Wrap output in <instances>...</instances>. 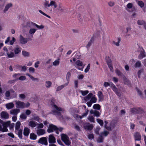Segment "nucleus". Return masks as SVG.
Here are the masks:
<instances>
[{
    "instance_id": "1",
    "label": "nucleus",
    "mask_w": 146,
    "mask_h": 146,
    "mask_svg": "<svg viewBox=\"0 0 146 146\" xmlns=\"http://www.w3.org/2000/svg\"><path fill=\"white\" fill-rule=\"evenodd\" d=\"M52 106L53 110L51 111V113L54 115L58 116H60L61 115L60 111L64 112V111L63 109L58 107L55 104H52Z\"/></svg>"
},
{
    "instance_id": "2",
    "label": "nucleus",
    "mask_w": 146,
    "mask_h": 146,
    "mask_svg": "<svg viewBox=\"0 0 146 146\" xmlns=\"http://www.w3.org/2000/svg\"><path fill=\"white\" fill-rule=\"evenodd\" d=\"M104 86L105 87L110 86L113 91L118 96L120 97L121 96V94L119 92V89H117L112 82L110 83L107 82H105L104 83Z\"/></svg>"
},
{
    "instance_id": "3",
    "label": "nucleus",
    "mask_w": 146,
    "mask_h": 146,
    "mask_svg": "<svg viewBox=\"0 0 146 146\" xmlns=\"http://www.w3.org/2000/svg\"><path fill=\"white\" fill-rule=\"evenodd\" d=\"M43 5L44 7V9L45 10H47L50 6H53L54 8H56L57 7V6L56 2L53 1H51L49 3V1L45 0L44 2Z\"/></svg>"
},
{
    "instance_id": "4",
    "label": "nucleus",
    "mask_w": 146,
    "mask_h": 146,
    "mask_svg": "<svg viewBox=\"0 0 146 146\" xmlns=\"http://www.w3.org/2000/svg\"><path fill=\"white\" fill-rule=\"evenodd\" d=\"M130 111L131 113L134 114H142L145 113L143 109L140 108H132Z\"/></svg>"
},
{
    "instance_id": "5",
    "label": "nucleus",
    "mask_w": 146,
    "mask_h": 146,
    "mask_svg": "<svg viewBox=\"0 0 146 146\" xmlns=\"http://www.w3.org/2000/svg\"><path fill=\"white\" fill-rule=\"evenodd\" d=\"M61 139L66 145L69 146L70 145L71 142L69 140L68 137L66 135L62 134L61 135Z\"/></svg>"
},
{
    "instance_id": "6",
    "label": "nucleus",
    "mask_w": 146,
    "mask_h": 146,
    "mask_svg": "<svg viewBox=\"0 0 146 146\" xmlns=\"http://www.w3.org/2000/svg\"><path fill=\"white\" fill-rule=\"evenodd\" d=\"M31 40V39L30 38H24L21 35L20 36L19 41L22 44H26L28 41Z\"/></svg>"
},
{
    "instance_id": "7",
    "label": "nucleus",
    "mask_w": 146,
    "mask_h": 146,
    "mask_svg": "<svg viewBox=\"0 0 146 146\" xmlns=\"http://www.w3.org/2000/svg\"><path fill=\"white\" fill-rule=\"evenodd\" d=\"M115 72L118 76L123 77V78H125L124 79L125 84H129V81L128 80L127 78H125V77L124 76L123 74L119 70H116L115 71Z\"/></svg>"
},
{
    "instance_id": "8",
    "label": "nucleus",
    "mask_w": 146,
    "mask_h": 146,
    "mask_svg": "<svg viewBox=\"0 0 146 146\" xmlns=\"http://www.w3.org/2000/svg\"><path fill=\"white\" fill-rule=\"evenodd\" d=\"M106 62L110 71L111 72H113V70L111 60L109 56H106Z\"/></svg>"
},
{
    "instance_id": "9",
    "label": "nucleus",
    "mask_w": 146,
    "mask_h": 146,
    "mask_svg": "<svg viewBox=\"0 0 146 146\" xmlns=\"http://www.w3.org/2000/svg\"><path fill=\"white\" fill-rule=\"evenodd\" d=\"M16 106L17 108L19 109L20 108H23L25 107V104L23 102H21L19 101H16Z\"/></svg>"
},
{
    "instance_id": "10",
    "label": "nucleus",
    "mask_w": 146,
    "mask_h": 146,
    "mask_svg": "<svg viewBox=\"0 0 146 146\" xmlns=\"http://www.w3.org/2000/svg\"><path fill=\"white\" fill-rule=\"evenodd\" d=\"M38 143L44 145H48L47 139L46 137H42L40 138L38 141Z\"/></svg>"
},
{
    "instance_id": "11",
    "label": "nucleus",
    "mask_w": 146,
    "mask_h": 146,
    "mask_svg": "<svg viewBox=\"0 0 146 146\" xmlns=\"http://www.w3.org/2000/svg\"><path fill=\"white\" fill-rule=\"evenodd\" d=\"M75 64L77 66H76V68L80 70H83L84 67L82 66L83 64L82 61L79 60H77Z\"/></svg>"
},
{
    "instance_id": "12",
    "label": "nucleus",
    "mask_w": 146,
    "mask_h": 146,
    "mask_svg": "<svg viewBox=\"0 0 146 146\" xmlns=\"http://www.w3.org/2000/svg\"><path fill=\"white\" fill-rule=\"evenodd\" d=\"M57 127L56 126L52 124H50L47 130V131L48 133H50L53 132L54 131L56 130Z\"/></svg>"
},
{
    "instance_id": "13",
    "label": "nucleus",
    "mask_w": 146,
    "mask_h": 146,
    "mask_svg": "<svg viewBox=\"0 0 146 146\" xmlns=\"http://www.w3.org/2000/svg\"><path fill=\"white\" fill-rule=\"evenodd\" d=\"M1 118L3 119H7L9 118V114L7 112L5 111H2L1 113Z\"/></svg>"
},
{
    "instance_id": "14",
    "label": "nucleus",
    "mask_w": 146,
    "mask_h": 146,
    "mask_svg": "<svg viewBox=\"0 0 146 146\" xmlns=\"http://www.w3.org/2000/svg\"><path fill=\"white\" fill-rule=\"evenodd\" d=\"M10 121H9L3 123V125L4 130L3 131H5V132L7 131L8 129L7 127L10 125Z\"/></svg>"
},
{
    "instance_id": "15",
    "label": "nucleus",
    "mask_w": 146,
    "mask_h": 146,
    "mask_svg": "<svg viewBox=\"0 0 146 146\" xmlns=\"http://www.w3.org/2000/svg\"><path fill=\"white\" fill-rule=\"evenodd\" d=\"M48 139L50 143H54L56 142L55 138L52 135L49 136Z\"/></svg>"
},
{
    "instance_id": "16",
    "label": "nucleus",
    "mask_w": 146,
    "mask_h": 146,
    "mask_svg": "<svg viewBox=\"0 0 146 146\" xmlns=\"http://www.w3.org/2000/svg\"><path fill=\"white\" fill-rule=\"evenodd\" d=\"M84 127L85 129L90 131L93 129V126L92 125L87 123L84 126Z\"/></svg>"
},
{
    "instance_id": "17",
    "label": "nucleus",
    "mask_w": 146,
    "mask_h": 146,
    "mask_svg": "<svg viewBox=\"0 0 146 146\" xmlns=\"http://www.w3.org/2000/svg\"><path fill=\"white\" fill-rule=\"evenodd\" d=\"M20 111V110L18 109H14L10 111V113L14 115H17Z\"/></svg>"
},
{
    "instance_id": "18",
    "label": "nucleus",
    "mask_w": 146,
    "mask_h": 146,
    "mask_svg": "<svg viewBox=\"0 0 146 146\" xmlns=\"http://www.w3.org/2000/svg\"><path fill=\"white\" fill-rule=\"evenodd\" d=\"M90 113L91 114H93L97 117H99L100 114L99 111L96 110H90Z\"/></svg>"
},
{
    "instance_id": "19",
    "label": "nucleus",
    "mask_w": 146,
    "mask_h": 146,
    "mask_svg": "<svg viewBox=\"0 0 146 146\" xmlns=\"http://www.w3.org/2000/svg\"><path fill=\"white\" fill-rule=\"evenodd\" d=\"M58 11L61 13H62L64 12V8L63 7L62 3H60L58 4Z\"/></svg>"
},
{
    "instance_id": "20",
    "label": "nucleus",
    "mask_w": 146,
    "mask_h": 146,
    "mask_svg": "<svg viewBox=\"0 0 146 146\" xmlns=\"http://www.w3.org/2000/svg\"><path fill=\"white\" fill-rule=\"evenodd\" d=\"M134 137L135 141H140L141 139V135L138 132L135 133L134 135Z\"/></svg>"
},
{
    "instance_id": "21",
    "label": "nucleus",
    "mask_w": 146,
    "mask_h": 146,
    "mask_svg": "<svg viewBox=\"0 0 146 146\" xmlns=\"http://www.w3.org/2000/svg\"><path fill=\"white\" fill-rule=\"evenodd\" d=\"M35 23L33 22H27L24 27L26 28H31L35 26Z\"/></svg>"
},
{
    "instance_id": "22",
    "label": "nucleus",
    "mask_w": 146,
    "mask_h": 146,
    "mask_svg": "<svg viewBox=\"0 0 146 146\" xmlns=\"http://www.w3.org/2000/svg\"><path fill=\"white\" fill-rule=\"evenodd\" d=\"M142 50H141L140 54L138 56V59H142L143 58L145 57L146 56L144 50L143 48H142Z\"/></svg>"
},
{
    "instance_id": "23",
    "label": "nucleus",
    "mask_w": 146,
    "mask_h": 146,
    "mask_svg": "<svg viewBox=\"0 0 146 146\" xmlns=\"http://www.w3.org/2000/svg\"><path fill=\"white\" fill-rule=\"evenodd\" d=\"M36 133L38 135H41L45 133V131L44 129H38L36 131Z\"/></svg>"
},
{
    "instance_id": "24",
    "label": "nucleus",
    "mask_w": 146,
    "mask_h": 146,
    "mask_svg": "<svg viewBox=\"0 0 146 146\" xmlns=\"http://www.w3.org/2000/svg\"><path fill=\"white\" fill-rule=\"evenodd\" d=\"M93 94L92 93H90L88 95L84 98V100L86 102L91 100L93 96Z\"/></svg>"
},
{
    "instance_id": "25",
    "label": "nucleus",
    "mask_w": 146,
    "mask_h": 146,
    "mask_svg": "<svg viewBox=\"0 0 146 146\" xmlns=\"http://www.w3.org/2000/svg\"><path fill=\"white\" fill-rule=\"evenodd\" d=\"M30 129L28 128L27 127H25L24 129V135L26 136H28L30 133Z\"/></svg>"
},
{
    "instance_id": "26",
    "label": "nucleus",
    "mask_w": 146,
    "mask_h": 146,
    "mask_svg": "<svg viewBox=\"0 0 146 146\" xmlns=\"http://www.w3.org/2000/svg\"><path fill=\"white\" fill-rule=\"evenodd\" d=\"M12 4L11 3L7 4L5 5V9H4V13H5V12L8 10L9 8L12 7Z\"/></svg>"
},
{
    "instance_id": "27",
    "label": "nucleus",
    "mask_w": 146,
    "mask_h": 146,
    "mask_svg": "<svg viewBox=\"0 0 146 146\" xmlns=\"http://www.w3.org/2000/svg\"><path fill=\"white\" fill-rule=\"evenodd\" d=\"M29 125L32 127H34L37 125V123L33 121H30L28 122Z\"/></svg>"
},
{
    "instance_id": "28",
    "label": "nucleus",
    "mask_w": 146,
    "mask_h": 146,
    "mask_svg": "<svg viewBox=\"0 0 146 146\" xmlns=\"http://www.w3.org/2000/svg\"><path fill=\"white\" fill-rule=\"evenodd\" d=\"M5 106L8 109H10L13 108L14 105L12 102H11L6 104L5 105Z\"/></svg>"
},
{
    "instance_id": "29",
    "label": "nucleus",
    "mask_w": 146,
    "mask_h": 146,
    "mask_svg": "<svg viewBox=\"0 0 146 146\" xmlns=\"http://www.w3.org/2000/svg\"><path fill=\"white\" fill-rule=\"evenodd\" d=\"M98 96L99 98V101H101L103 100L104 96L101 91H99L98 92Z\"/></svg>"
},
{
    "instance_id": "30",
    "label": "nucleus",
    "mask_w": 146,
    "mask_h": 146,
    "mask_svg": "<svg viewBox=\"0 0 146 146\" xmlns=\"http://www.w3.org/2000/svg\"><path fill=\"white\" fill-rule=\"evenodd\" d=\"M16 133L21 139H22L23 130L22 129L17 130V132Z\"/></svg>"
},
{
    "instance_id": "31",
    "label": "nucleus",
    "mask_w": 146,
    "mask_h": 146,
    "mask_svg": "<svg viewBox=\"0 0 146 146\" xmlns=\"http://www.w3.org/2000/svg\"><path fill=\"white\" fill-rule=\"evenodd\" d=\"M10 95L11 96L12 98H15L17 96V94L15 92L13 89H11L10 90Z\"/></svg>"
},
{
    "instance_id": "32",
    "label": "nucleus",
    "mask_w": 146,
    "mask_h": 146,
    "mask_svg": "<svg viewBox=\"0 0 146 146\" xmlns=\"http://www.w3.org/2000/svg\"><path fill=\"white\" fill-rule=\"evenodd\" d=\"M68 85V83H66L64 85L59 86L56 88L57 91H59L63 88L64 87L67 86Z\"/></svg>"
},
{
    "instance_id": "33",
    "label": "nucleus",
    "mask_w": 146,
    "mask_h": 146,
    "mask_svg": "<svg viewBox=\"0 0 146 146\" xmlns=\"http://www.w3.org/2000/svg\"><path fill=\"white\" fill-rule=\"evenodd\" d=\"M94 40V37H92L90 41L88 43V44L86 45V48L88 49V48L91 46L92 43L93 42Z\"/></svg>"
},
{
    "instance_id": "34",
    "label": "nucleus",
    "mask_w": 146,
    "mask_h": 146,
    "mask_svg": "<svg viewBox=\"0 0 146 146\" xmlns=\"http://www.w3.org/2000/svg\"><path fill=\"white\" fill-rule=\"evenodd\" d=\"M22 53L23 56L24 57H28L30 56L29 52L25 50H23Z\"/></svg>"
},
{
    "instance_id": "35",
    "label": "nucleus",
    "mask_w": 146,
    "mask_h": 146,
    "mask_svg": "<svg viewBox=\"0 0 146 146\" xmlns=\"http://www.w3.org/2000/svg\"><path fill=\"white\" fill-rule=\"evenodd\" d=\"M21 50V48L20 47H16L14 49V52L15 54H18L20 53Z\"/></svg>"
},
{
    "instance_id": "36",
    "label": "nucleus",
    "mask_w": 146,
    "mask_h": 146,
    "mask_svg": "<svg viewBox=\"0 0 146 146\" xmlns=\"http://www.w3.org/2000/svg\"><path fill=\"white\" fill-rule=\"evenodd\" d=\"M21 124V123L19 121H18L16 123L15 127V131L16 133L17 132V130L19 129Z\"/></svg>"
},
{
    "instance_id": "37",
    "label": "nucleus",
    "mask_w": 146,
    "mask_h": 146,
    "mask_svg": "<svg viewBox=\"0 0 146 146\" xmlns=\"http://www.w3.org/2000/svg\"><path fill=\"white\" fill-rule=\"evenodd\" d=\"M30 137L31 139L35 140L36 139L37 135L34 133H31L30 134Z\"/></svg>"
},
{
    "instance_id": "38",
    "label": "nucleus",
    "mask_w": 146,
    "mask_h": 146,
    "mask_svg": "<svg viewBox=\"0 0 146 146\" xmlns=\"http://www.w3.org/2000/svg\"><path fill=\"white\" fill-rule=\"evenodd\" d=\"M26 75L29 76V77L33 81H38V78L33 77L31 75L29 74L28 73H27L26 74Z\"/></svg>"
},
{
    "instance_id": "39",
    "label": "nucleus",
    "mask_w": 146,
    "mask_h": 146,
    "mask_svg": "<svg viewBox=\"0 0 146 146\" xmlns=\"http://www.w3.org/2000/svg\"><path fill=\"white\" fill-rule=\"evenodd\" d=\"M89 110L87 109L86 110V112L84 113L82 116H79L78 115H77V116H79V117L80 118V119H81L82 118L88 115Z\"/></svg>"
},
{
    "instance_id": "40",
    "label": "nucleus",
    "mask_w": 146,
    "mask_h": 146,
    "mask_svg": "<svg viewBox=\"0 0 146 146\" xmlns=\"http://www.w3.org/2000/svg\"><path fill=\"white\" fill-rule=\"evenodd\" d=\"M71 76V73L70 72H68L66 75V78L67 81V83H68V84L69 83V81L70 80Z\"/></svg>"
},
{
    "instance_id": "41",
    "label": "nucleus",
    "mask_w": 146,
    "mask_h": 146,
    "mask_svg": "<svg viewBox=\"0 0 146 146\" xmlns=\"http://www.w3.org/2000/svg\"><path fill=\"white\" fill-rule=\"evenodd\" d=\"M36 29L34 28L31 29L29 31V33L31 35H33L35 33Z\"/></svg>"
},
{
    "instance_id": "42",
    "label": "nucleus",
    "mask_w": 146,
    "mask_h": 146,
    "mask_svg": "<svg viewBox=\"0 0 146 146\" xmlns=\"http://www.w3.org/2000/svg\"><path fill=\"white\" fill-rule=\"evenodd\" d=\"M52 84V82L50 81H46L45 82V86L47 88H49L51 87Z\"/></svg>"
},
{
    "instance_id": "43",
    "label": "nucleus",
    "mask_w": 146,
    "mask_h": 146,
    "mask_svg": "<svg viewBox=\"0 0 146 146\" xmlns=\"http://www.w3.org/2000/svg\"><path fill=\"white\" fill-rule=\"evenodd\" d=\"M88 119L91 122H95L94 118L92 116L89 115L88 118Z\"/></svg>"
},
{
    "instance_id": "44",
    "label": "nucleus",
    "mask_w": 146,
    "mask_h": 146,
    "mask_svg": "<svg viewBox=\"0 0 146 146\" xmlns=\"http://www.w3.org/2000/svg\"><path fill=\"white\" fill-rule=\"evenodd\" d=\"M133 4L131 3H128L126 7H127L125 8V9L128 11H129V10L128 9H131L133 7Z\"/></svg>"
},
{
    "instance_id": "45",
    "label": "nucleus",
    "mask_w": 146,
    "mask_h": 146,
    "mask_svg": "<svg viewBox=\"0 0 146 146\" xmlns=\"http://www.w3.org/2000/svg\"><path fill=\"white\" fill-rule=\"evenodd\" d=\"M7 54L9 58H13L15 56L14 53L13 52H11L10 53L9 52H7Z\"/></svg>"
},
{
    "instance_id": "46",
    "label": "nucleus",
    "mask_w": 146,
    "mask_h": 146,
    "mask_svg": "<svg viewBox=\"0 0 146 146\" xmlns=\"http://www.w3.org/2000/svg\"><path fill=\"white\" fill-rule=\"evenodd\" d=\"M93 108L94 109L100 110V106L98 104H96L94 105Z\"/></svg>"
},
{
    "instance_id": "47",
    "label": "nucleus",
    "mask_w": 146,
    "mask_h": 146,
    "mask_svg": "<svg viewBox=\"0 0 146 146\" xmlns=\"http://www.w3.org/2000/svg\"><path fill=\"white\" fill-rule=\"evenodd\" d=\"M141 62L140 61H137L135 64L134 66L135 68H139L141 67Z\"/></svg>"
},
{
    "instance_id": "48",
    "label": "nucleus",
    "mask_w": 146,
    "mask_h": 146,
    "mask_svg": "<svg viewBox=\"0 0 146 146\" xmlns=\"http://www.w3.org/2000/svg\"><path fill=\"white\" fill-rule=\"evenodd\" d=\"M21 74L19 73L15 74L13 76V78H16V80H19V78Z\"/></svg>"
},
{
    "instance_id": "49",
    "label": "nucleus",
    "mask_w": 146,
    "mask_h": 146,
    "mask_svg": "<svg viewBox=\"0 0 146 146\" xmlns=\"http://www.w3.org/2000/svg\"><path fill=\"white\" fill-rule=\"evenodd\" d=\"M97 99L95 96L94 95H93V96L90 100V101L92 103H94L96 102Z\"/></svg>"
},
{
    "instance_id": "50",
    "label": "nucleus",
    "mask_w": 146,
    "mask_h": 146,
    "mask_svg": "<svg viewBox=\"0 0 146 146\" xmlns=\"http://www.w3.org/2000/svg\"><path fill=\"white\" fill-rule=\"evenodd\" d=\"M80 92L82 94V95L85 96L88 93L89 91L88 90H80Z\"/></svg>"
},
{
    "instance_id": "51",
    "label": "nucleus",
    "mask_w": 146,
    "mask_h": 146,
    "mask_svg": "<svg viewBox=\"0 0 146 146\" xmlns=\"http://www.w3.org/2000/svg\"><path fill=\"white\" fill-rule=\"evenodd\" d=\"M103 139L104 138H103L102 135H100V137L97 139V141L98 143H102L103 142Z\"/></svg>"
},
{
    "instance_id": "52",
    "label": "nucleus",
    "mask_w": 146,
    "mask_h": 146,
    "mask_svg": "<svg viewBox=\"0 0 146 146\" xmlns=\"http://www.w3.org/2000/svg\"><path fill=\"white\" fill-rule=\"evenodd\" d=\"M96 120L97 122L101 126H103L104 123L103 120H101L100 119H97Z\"/></svg>"
},
{
    "instance_id": "53",
    "label": "nucleus",
    "mask_w": 146,
    "mask_h": 146,
    "mask_svg": "<svg viewBox=\"0 0 146 146\" xmlns=\"http://www.w3.org/2000/svg\"><path fill=\"white\" fill-rule=\"evenodd\" d=\"M145 23V22L143 20H138L137 22V24L140 25H143Z\"/></svg>"
},
{
    "instance_id": "54",
    "label": "nucleus",
    "mask_w": 146,
    "mask_h": 146,
    "mask_svg": "<svg viewBox=\"0 0 146 146\" xmlns=\"http://www.w3.org/2000/svg\"><path fill=\"white\" fill-rule=\"evenodd\" d=\"M37 125L38 126L37 127V129H42L43 128L44 125L42 123H36Z\"/></svg>"
},
{
    "instance_id": "55",
    "label": "nucleus",
    "mask_w": 146,
    "mask_h": 146,
    "mask_svg": "<svg viewBox=\"0 0 146 146\" xmlns=\"http://www.w3.org/2000/svg\"><path fill=\"white\" fill-rule=\"evenodd\" d=\"M60 63V61L58 60H56L52 63L53 66H56L58 65Z\"/></svg>"
},
{
    "instance_id": "56",
    "label": "nucleus",
    "mask_w": 146,
    "mask_h": 146,
    "mask_svg": "<svg viewBox=\"0 0 146 146\" xmlns=\"http://www.w3.org/2000/svg\"><path fill=\"white\" fill-rule=\"evenodd\" d=\"M109 132L107 131H104L101 133V135L102 136L103 135H104L105 136H106L109 134Z\"/></svg>"
},
{
    "instance_id": "57",
    "label": "nucleus",
    "mask_w": 146,
    "mask_h": 146,
    "mask_svg": "<svg viewBox=\"0 0 146 146\" xmlns=\"http://www.w3.org/2000/svg\"><path fill=\"white\" fill-rule=\"evenodd\" d=\"M100 129V128L99 127H97L95 130V133L97 135H99V131Z\"/></svg>"
},
{
    "instance_id": "58",
    "label": "nucleus",
    "mask_w": 146,
    "mask_h": 146,
    "mask_svg": "<svg viewBox=\"0 0 146 146\" xmlns=\"http://www.w3.org/2000/svg\"><path fill=\"white\" fill-rule=\"evenodd\" d=\"M138 5L141 8L143 7L144 6V3L143 2V1H139L138 2Z\"/></svg>"
},
{
    "instance_id": "59",
    "label": "nucleus",
    "mask_w": 146,
    "mask_h": 146,
    "mask_svg": "<svg viewBox=\"0 0 146 146\" xmlns=\"http://www.w3.org/2000/svg\"><path fill=\"white\" fill-rule=\"evenodd\" d=\"M117 123V121L115 120H113L110 123V125L114 126Z\"/></svg>"
},
{
    "instance_id": "60",
    "label": "nucleus",
    "mask_w": 146,
    "mask_h": 146,
    "mask_svg": "<svg viewBox=\"0 0 146 146\" xmlns=\"http://www.w3.org/2000/svg\"><path fill=\"white\" fill-rule=\"evenodd\" d=\"M35 26L38 29H42L44 28V26L43 25H42L40 26H39L35 23Z\"/></svg>"
},
{
    "instance_id": "61",
    "label": "nucleus",
    "mask_w": 146,
    "mask_h": 146,
    "mask_svg": "<svg viewBox=\"0 0 146 146\" xmlns=\"http://www.w3.org/2000/svg\"><path fill=\"white\" fill-rule=\"evenodd\" d=\"M88 138L90 139H92L94 138V136L93 134H90L88 135Z\"/></svg>"
},
{
    "instance_id": "62",
    "label": "nucleus",
    "mask_w": 146,
    "mask_h": 146,
    "mask_svg": "<svg viewBox=\"0 0 146 146\" xmlns=\"http://www.w3.org/2000/svg\"><path fill=\"white\" fill-rule=\"evenodd\" d=\"M33 119L38 122H40L39 121L40 119L37 116H34L33 117Z\"/></svg>"
},
{
    "instance_id": "63",
    "label": "nucleus",
    "mask_w": 146,
    "mask_h": 146,
    "mask_svg": "<svg viewBox=\"0 0 146 146\" xmlns=\"http://www.w3.org/2000/svg\"><path fill=\"white\" fill-rule=\"evenodd\" d=\"M136 90L138 94L140 96V97L143 98L142 92L141 91H140L138 89H136Z\"/></svg>"
},
{
    "instance_id": "64",
    "label": "nucleus",
    "mask_w": 146,
    "mask_h": 146,
    "mask_svg": "<svg viewBox=\"0 0 146 146\" xmlns=\"http://www.w3.org/2000/svg\"><path fill=\"white\" fill-rule=\"evenodd\" d=\"M20 118L22 119H26L27 117V116L25 114H22L20 115Z\"/></svg>"
}]
</instances>
